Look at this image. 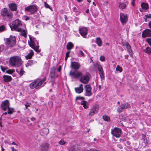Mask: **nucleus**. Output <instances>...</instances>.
Masks as SVG:
<instances>
[{"label": "nucleus", "instance_id": "f257e3e1", "mask_svg": "<svg viewBox=\"0 0 151 151\" xmlns=\"http://www.w3.org/2000/svg\"><path fill=\"white\" fill-rule=\"evenodd\" d=\"M9 63L12 66L15 67H19L22 64L21 57L18 56H14L11 57L10 58Z\"/></svg>", "mask_w": 151, "mask_h": 151}, {"label": "nucleus", "instance_id": "f03ea898", "mask_svg": "<svg viewBox=\"0 0 151 151\" xmlns=\"http://www.w3.org/2000/svg\"><path fill=\"white\" fill-rule=\"evenodd\" d=\"M0 13L1 17L3 19L11 20L13 17V13L6 7L2 9Z\"/></svg>", "mask_w": 151, "mask_h": 151}, {"label": "nucleus", "instance_id": "7ed1b4c3", "mask_svg": "<svg viewBox=\"0 0 151 151\" xmlns=\"http://www.w3.org/2000/svg\"><path fill=\"white\" fill-rule=\"evenodd\" d=\"M30 42H29V45L30 47L33 48L37 52H40V50L39 49V46L37 42L36 39L33 37H30Z\"/></svg>", "mask_w": 151, "mask_h": 151}, {"label": "nucleus", "instance_id": "20e7f679", "mask_svg": "<svg viewBox=\"0 0 151 151\" xmlns=\"http://www.w3.org/2000/svg\"><path fill=\"white\" fill-rule=\"evenodd\" d=\"M16 38L15 36H10L9 38H7L5 40V43L8 47H12L16 44Z\"/></svg>", "mask_w": 151, "mask_h": 151}, {"label": "nucleus", "instance_id": "39448f33", "mask_svg": "<svg viewBox=\"0 0 151 151\" xmlns=\"http://www.w3.org/2000/svg\"><path fill=\"white\" fill-rule=\"evenodd\" d=\"M22 26V24L21 21L19 19H17L13 22L12 27H11V30L20 31L21 30L20 27Z\"/></svg>", "mask_w": 151, "mask_h": 151}, {"label": "nucleus", "instance_id": "423d86ee", "mask_svg": "<svg viewBox=\"0 0 151 151\" xmlns=\"http://www.w3.org/2000/svg\"><path fill=\"white\" fill-rule=\"evenodd\" d=\"M121 133V129L118 128H115L111 131V134L117 138H119L120 137Z\"/></svg>", "mask_w": 151, "mask_h": 151}, {"label": "nucleus", "instance_id": "0eeeda50", "mask_svg": "<svg viewBox=\"0 0 151 151\" xmlns=\"http://www.w3.org/2000/svg\"><path fill=\"white\" fill-rule=\"evenodd\" d=\"M85 90L86 91L85 96H90L92 94L91 89L92 88L90 85L87 84L84 86Z\"/></svg>", "mask_w": 151, "mask_h": 151}, {"label": "nucleus", "instance_id": "6e6552de", "mask_svg": "<svg viewBox=\"0 0 151 151\" xmlns=\"http://www.w3.org/2000/svg\"><path fill=\"white\" fill-rule=\"evenodd\" d=\"M25 10L29 12L31 14H33L37 12V9L36 6L31 5L26 7Z\"/></svg>", "mask_w": 151, "mask_h": 151}, {"label": "nucleus", "instance_id": "1a4fd4ad", "mask_svg": "<svg viewBox=\"0 0 151 151\" xmlns=\"http://www.w3.org/2000/svg\"><path fill=\"white\" fill-rule=\"evenodd\" d=\"M80 77L81 78L80 79V81L82 83L86 84L88 83L89 78L88 74H86L84 75L82 74V76Z\"/></svg>", "mask_w": 151, "mask_h": 151}, {"label": "nucleus", "instance_id": "9d476101", "mask_svg": "<svg viewBox=\"0 0 151 151\" xmlns=\"http://www.w3.org/2000/svg\"><path fill=\"white\" fill-rule=\"evenodd\" d=\"M79 33L83 37L86 38L85 36L87 34L88 29L84 27H80L79 29Z\"/></svg>", "mask_w": 151, "mask_h": 151}, {"label": "nucleus", "instance_id": "9b49d317", "mask_svg": "<svg viewBox=\"0 0 151 151\" xmlns=\"http://www.w3.org/2000/svg\"><path fill=\"white\" fill-rule=\"evenodd\" d=\"M120 20L122 24L124 25L127 22L128 17L127 15L122 13L120 14Z\"/></svg>", "mask_w": 151, "mask_h": 151}, {"label": "nucleus", "instance_id": "f8f14e48", "mask_svg": "<svg viewBox=\"0 0 151 151\" xmlns=\"http://www.w3.org/2000/svg\"><path fill=\"white\" fill-rule=\"evenodd\" d=\"M9 103L7 100H6L2 102L1 105V107L4 111H6L9 106Z\"/></svg>", "mask_w": 151, "mask_h": 151}, {"label": "nucleus", "instance_id": "ddd939ff", "mask_svg": "<svg viewBox=\"0 0 151 151\" xmlns=\"http://www.w3.org/2000/svg\"><path fill=\"white\" fill-rule=\"evenodd\" d=\"M50 146V145L46 143H43L40 147V151H47Z\"/></svg>", "mask_w": 151, "mask_h": 151}, {"label": "nucleus", "instance_id": "4468645a", "mask_svg": "<svg viewBox=\"0 0 151 151\" xmlns=\"http://www.w3.org/2000/svg\"><path fill=\"white\" fill-rule=\"evenodd\" d=\"M70 75L73 78H77L81 76H82V73L79 71H77L76 73L71 71L70 73Z\"/></svg>", "mask_w": 151, "mask_h": 151}, {"label": "nucleus", "instance_id": "2eb2a0df", "mask_svg": "<svg viewBox=\"0 0 151 151\" xmlns=\"http://www.w3.org/2000/svg\"><path fill=\"white\" fill-rule=\"evenodd\" d=\"M46 78H44L43 79L39 80L36 81L37 84L36 89L39 88L43 86L45 84L46 82L45 83L43 84V83L45 81Z\"/></svg>", "mask_w": 151, "mask_h": 151}, {"label": "nucleus", "instance_id": "dca6fc26", "mask_svg": "<svg viewBox=\"0 0 151 151\" xmlns=\"http://www.w3.org/2000/svg\"><path fill=\"white\" fill-rule=\"evenodd\" d=\"M143 37H151V30L149 29H146L144 30L142 34Z\"/></svg>", "mask_w": 151, "mask_h": 151}, {"label": "nucleus", "instance_id": "f3484780", "mask_svg": "<svg viewBox=\"0 0 151 151\" xmlns=\"http://www.w3.org/2000/svg\"><path fill=\"white\" fill-rule=\"evenodd\" d=\"M98 108L97 106H93L91 109L88 116H91L94 115L96 113L98 110Z\"/></svg>", "mask_w": 151, "mask_h": 151}, {"label": "nucleus", "instance_id": "a211bd4d", "mask_svg": "<svg viewBox=\"0 0 151 151\" xmlns=\"http://www.w3.org/2000/svg\"><path fill=\"white\" fill-rule=\"evenodd\" d=\"M80 64L77 62H72L71 63L70 67L75 70H78L80 67Z\"/></svg>", "mask_w": 151, "mask_h": 151}, {"label": "nucleus", "instance_id": "6ab92c4d", "mask_svg": "<svg viewBox=\"0 0 151 151\" xmlns=\"http://www.w3.org/2000/svg\"><path fill=\"white\" fill-rule=\"evenodd\" d=\"M10 9L12 11H16L17 9V6L15 3H10L8 4Z\"/></svg>", "mask_w": 151, "mask_h": 151}, {"label": "nucleus", "instance_id": "aec40b11", "mask_svg": "<svg viewBox=\"0 0 151 151\" xmlns=\"http://www.w3.org/2000/svg\"><path fill=\"white\" fill-rule=\"evenodd\" d=\"M75 91L77 93H80L82 92L83 90V85L82 84H81L79 87L75 88Z\"/></svg>", "mask_w": 151, "mask_h": 151}, {"label": "nucleus", "instance_id": "412c9836", "mask_svg": "<svg viewBox=\"0 0 151 151\" xmlns=\"http://www.w3.org/2000/svg\"><path fill=\"white\" fill-rule=\"evenodd\" d=\"M49 132V129L47 128H45L41 130L40 134L42 136H45L47 135Z\"/></svg>", "mask_w": 151, "mask_h": 151}, {"label": "nucleus", "instance_id": "4be33fe9", "mask_svg": "<svg viewBox=\"0 0 151 151\" xmlns=\"http://www.w3.org/2000/svg\"><path fill=\"white\" fill-rule=\"evenodd\" d=\"M79 147L78 145H75L71 147L68 151H79Z\"/></svg>", "mask_w": 151, "mask_h": 151}, {"label": "nucleus", "instance_id": "5701e85b", "mask_svg": "<svg viewBox=\"0 0 151 151\" xmlns=\"http://www.w3.org/2000/svg\"><path fill=\"white\" fill-rule=\"evenodd\" d=\"M3 79L4 82H10L12 79V78L11 76L4 75L3 76Z\"/></svg>", "mask_w": 151, "mask_h": 151}, {"label": "nucleus", "instance_id": "b1692460", "mask_svg": "<svg viewBox=\"0 0 151 151\" xmlns=\"http://www.w3.org/2000/svg\"><path fill=\"white\" fill-rule=\"evenodd\" d=\"M55 68H52L51 70L50 73V76L52 79V81H54V78L55 76Z\"/></svg>", "mask_w": 151, "mask_h": 151}, {"label": "nucleus", "instance_id": "393cba45", "mask_svg": "<svg viewBox=\"0 0 151 151\" xmlns=\"http://www.w3.org/2000/svg\"><path fill=\"white\" fill-rule=\"evenodd\" d=\"M81 104L83 106V107L86 109L88 108V103L85 101H82L81 103Z\"/></svg>", "mask_w": 151, "mask_h": 151}, {"label": "nucleus", "instance_id": "a878e982", "mask_svg": "<svg viewBox=\"0 0 151 151\" xmlns=\"http://www.w3.org/2000/svg\"><path fill=\"white\" fill-rule=\"evenodd\" d=\"M74 45L71 42H68L66 46L67 49L70 51V50L72 49Z\"/></svg>", "mask_w": 151, "mask_h": 151}, {"label": "nucleus", "instance_id": "bb28decb", "mask_svg": "<svg viewBox=\"0 0 151 151\" xmlns=\"http://www.w3.org/2000/svg\"><path fill=\"white\" fill-rule=\"evenodd\" d=\"M36 62L33 61L32 60H28L27 63L25 65L26 67L31 66L33 64L36 63Z\"/></svg>", "mask_w": 151, "mask_h": 151}, {"label": "nucleus", "instance_id": "cd10ccee", "mask_svg": "<svg viewBox=\"0 0 151 151\" xmlns=\"http://www.w3.org/2000/svg\"><path fill=\"white\" fill-rule=\"evenodd\" d=\"M16 71L19 74L20 76H22L24 73V71L22 68L16 69Z\"/></svg>", "mask_w": 151, "mask_h": 151}, {"label": "nucleus", "instance_id": "c85d7f7f", "mask_svg": "<svg viewBox=\"0 0 151 151\" xmlns=\"http://www.w3.org/2000/svg\"><path fill=\"white\" fill-rule=\"evenodd\" d=\"M21 31H17L18 32H20V35L25 37H27V32L25 30L21 28Z\"/></svg>", "mask_w": 151, "mask_h": 151}, {"label": "nucleus", "instance_id": "c756f323", "mask_svg": "<svg viewBox=\"0 0 151 151\" xmlns=\"http://www.w3.org/2000/svg\"><path fill=\"white\" fill-rule=\"evenodd\" d=\"M37 86L36 81H35L30 84L29 87L32 89H34L35 88L36 89Z\"/></svg>", "mask_w": 151, "mask_h": 151}, {"label": "nucleus", "instance_id": "7c9ffc66", "mask_svg": "<svg viewBox=\"0 0 151 151\" xmlns=\"http://www.w3.org/2000/svg\"><path fill=\"white\" fill-rule=\"evenodd\" d=\"M34 54V53L33 51L31 50L30 52L26 56V58L27 59H29L31 58L32 56Z\"/></svg>", "mask_w": 151, "mask_h": 151}, {"label": "nucleus", "instance_id": "2f4dec72", "mask_svg": "<svg viewBox=\"0 0 151 151\" xmlns=\"http://www.w3.org/2000/svg\"><path fill=\"white\" fill-rule=\"evenodd\" d=\"M141 6L142 9L147 10L149 8L148 5V4L142 3L141 4Z\"/></svg>", "mask_w": 151, "mask_h": 151}, {"label": "nucleus", "instance_id": "473e14b6", "mask_svg": "<svg viewBox=\"0 0 151 151\" xmlns=\"http://www.w3.org/2000/svg\"><path fill=\"white\" fill-rule=\"evenodd\" d=\"M96 42L98 45L100 47L101 46L102 41L99 37H97L96 38Z\"/></svg>", "mask_w": 151, "mask_h": 151}, {"label": "nucleus", "instance_id": "72a5a7b5", "mask_svg": "<svg viewBox=\"0 0 151 151\" xmlns=\"http://www.w3.org/2000/svg\"><path fill=\"white\" fill-rule=\"evenodd\" d=\"M144 51L146 53L148 54H150L151 53V48L147 47L144 50Z\"/></svg>", "mask_w": 151, "mask_h": 151}, {"label": "nucleus", "instance_id": "f704fd0d", "mask_svg": "<svg viewBox=\"0 0 151 151\" xmlns=\"http://www.w3.org/2000/svg\"><path fill=\"white\" fill-rule=\"evenodd\" d=\"M126 48L128 52L129 53H131L132 51V50L131 49V46L128 43H127L126 44Z\"/></svg>", "mask_w": 151, "mask_h": 151}, {"label": "nucleus", "instance_id": "c9c22d12", "mask_svg": "<svg viewBox=\"0 0 151 151\" xmlns=\"http://www.w3.org/2000/svg\"><path fill=\"white\" fill-rule=\"evenodd\" d=\"M103 119L105 121L107 122H110V117L107 115H104L103 116Z\"/></svg>", "mask_w": 151, "mask_h": 151}, {"label": "nucleus", "instance_id": "e433bc0d", "mask_svg": "<svg viewBox=\"0 0 151 151\" xmlns=\"http://www.w3.org/2000/svg\"><path fill=\"white\" fill-rule=\"evenodd\" d=\"M124 109L123 106L122 104L117 109V111L119 113H121L122 112Z\"/></svg>", "mask_w": 151, "mask_h": 151}, {"label": "nucleus", "instance_id": "4c0bfd02", "mask_svg": "<svg viewBox=\"0 0 151 151\" xmlns=\"http://www.w3.org/2000/svg\"><path fill=\"white\" fill-rule=\"evenodd\" d=\"M126 5L125 4L123 3H120L119 4V7L121 9H123L125 8Z\"/></svg>", "mask_w": 151, "mask_h": 151}, {"label": "nucleus", "instance_id": "58836bf2", "mask_svg": "<svg viewBox=\"0 0 151 151\" xmlns=\"http://www.w3.org/2000/svg\"><path fill=\"white\" fill-rule=\"evenodd\" d=\"M8 111L7 113L9 114H12L14 111V109L13 108H10L9 107L7 109Z\"/></svg>", "mask_w": 151, "mask_h": 151}, {"label": "nucleus", "instance_id": "ea45409f", "mask_svg": "<svg viewBox=\"0 0 151 151\" xmlns=\"http://www.w3.org/2000/svg\"><path fill=\"white\" fill-rule=\"evenodd\" d=\"M123 106V107L124 109H126L128 108H129L130 107V104L128 103H127L125 104H122Z\"/></svg>", "mask_w": 151, "mask_h": 151}, {"label": "nucleus", "instance_id": "a19ab883", "mask_svg": "<svg viewBox=\"0 0 151 151\" xmlns=\"http://www.w3.org/2000/svg\"><path fill=\"white\" fill-rule=\"evenodd\" d=\"M99 75L101 78L102 79H104V72L103 70L99 72Z\"/></svg>", "mask_w": 151, "mask_h": 151}, {"label": "nucleus", "instance_id": "79ce46f5", "mask_svg": "<svg viewBox=\"0 0 151 151\" xmlns=\"http://www.w3.org/2000/svg\"><path fill=\"white\" fill-rule=\"evenodd\" d=\"M116 70L117 71H119L120 72H121L122 71V68L119 66V65H118L117 66L116 68Z\"/></svg>", "mask_w": 151, "mask_h": 151}, {"label": "nucleus", "instance_id": "37998d69", "mask_svg": "<svg viewBox=\"0 0 151 151\" xmlns=\"http://www.w3.org/2000/svg\"><path fill=\"white\" fill-rule=\"evenodd\" d=\"M142 138L144 142L146 144L147 143V139L146 138V136L144 134H142Z\"/></svg>", "mask_w": 151, "mask_h": 151}, {"label": "nucleus", "instance_id": "c03bdc74", "mask_svg": "<svg viewBox=\"0 0 151 151\" xmlns=\"http://www.w3.org/2000/svg\"><path fill=\"white\" fill-rule=\"evenodd\" d=\"M66 143V142H65L64 140L63 139H61L58 142V144L61 145H64Z\"/></svg>", "mask_w": 151, "mask_h": 151}, {"label": "nucleus", "instance_id": "a18cd8bd", "mask_svg": "<svg viewBox=\"0 0 151 151\" xmlns=\"http://www.w3.org/2000/svg\"><path fill=\"white\" fill-rule=\"evenodd\" d=\"M70 51H69L68 52H66V55H65V61H66L67 59V58L69 57V54L70 53Z\"/></svg>", "mask_w": 151, "mask_h": 151}, {"label": "nucleus", "instance_id": "49530a36", "mask_svg": "<svg viewBox=\"0 0 151 151\" xmlns=\"http://www.w3.org/2000/svg\"><path fill=\"white\" fill-rule=\"evenodd\" d=\"M44 4L46 8H49L51 10V11H52V9L50 7V6L46 2H44Z\"/></svg>", "mask_w": 151, "mask_h": 151}, {"label": "nucleus", "instance_id": "de8ad7c7", "mask_svg": "<svg viewBox=\"0 0 151 151\" xmlns=\"http://www.w3.org/2000/svg\"><path fill=\"white\" fill-rule=\"evenodd\" d=\"M0 68L2 70V71L4 72L7 69V68L5 67H4L2 65H1L0 66Z\"/></svg>", "mask_w": 151, "mask_h": 151}, {"label": "nucleus", "instance_id": "09e8293b", "mask_svg": "<svg viewBox=\"0 0 151 151\" xmlns=\"http://www.w3.org/2000/svg\"><path fill=\"white\" fill-rule=\"evenodd\" d=\"M85 99L84 97H81L80 96H78L76 97V100H83Z\"/></svg>", "mask_w": 151, "mask_h": 151}, {"label": "nucleus", "instance_id": "8fccbe9b", "mask_svg": "<svg viewBox=\"0 0 151 151\" xmlns=\"http://www.w3.org/2000/svg\"><path fill=\"white\" fill-rule=\"evenodd\" d=\"M97 68L99 72L103 70L102 67L100 65H98L97 66Z\"/></svg>", "mask_w": 151, "mask_h": 151}, {"label": "nucleus", "instance_id": "3c124183", "mask_svg": "<svg viewBox=\"0 0 151 151\" xmlns=\"http://www.w3.org/2000/svg\"><path fill=\"white\" fill-rule=\"evenodd\" d=\"M100 60L102 62H104L105 60V58L104 56H101L100 58Z\"/></svg>", "mask_w": 151, "mask_h": 151}, {"label": "nucleus", "instance_id": "603ef678", "mask_svg": "<svg viewBox=\"0 0 151 151\" xmlns=\"http://www.w3.org/2000/svg\"><path fill=\"white\" fill-rule=\"evenodd\" d=\"M5 29V27L4 25H1L0 27V32L3 31Z\"/></svg>", "mask_w": 151, "mask_h": 151}, {"label": "nucleus", "instance_id": "864d4df0", "mask_svg": "<svg viewBox=\"0 0 151 151\" xmlns=\"http://www.w3.org/2000/svg\"><path fill=\"white\" fill-rule=\"evenodd\" d=\"M119 118L122 120V121H124L125 120V118L122 115H120L119 116Z\"/></svg>", "mask_w": 151, "mask_h": 151}, {"label": "nucleus", "instance_id": "5fc2aeb1", "mask_svg": "<svg viewBox=\"0 0 151 151\" xmlns=\"http://www.w3.org/2000/svg\"><path fill=\"white\" fill-rule=\"evenodd\" d=\"M6 73L9 74H11L13 73V72L12 70H7L6 71Z\"/></svg>", "mask_w": 151, "mask_h": 151}, {"label": "nucleus", "instance_id": "6e6d98bb", "mask_svg": "<svg viewBox=\"0 0 151 151\" xmlns=\"http://www.w3.org/2000/svg\"><path fill=\"white\" fill-rule=\"evenodd\" d=\"M146 41L149 44L151 42V39L150 38H148L146 39Z\"/></svg>", "mask_w": 151, "mask_h": 151}, {"label": "nucleus", "instance_id": "4d7b16f0", "mask_svg": "<svg viewBox=\"0 0 151 151\" xmlns=\"http://www.w3.org/2000/svg\"><path fill=\"white\" fill-rule=\"evenodd\" d=\"M145 16L147 18H150V19L151 18V14L146 15Z\"/></svg>", "mask_w": 151, "mask_h": 151}, {"label": "nucleus", "instance_id": "13d9d810", "mask_svg": "<svg viewBox=\"0 0 151 151\" xmlns=\"http://www.w3.org/2000/svg\"><path fill=\"white\" fill-rule=\"evenodd\" d=\"M80 53L81 55L82 56H84V53L83 52L82 50H80Z\"/></svg>", "mask_w": 151, "mask_h": 151}, {"label": "nucleus", "instance_id": "bf43d9fd", "mask_svg": "<svg viewBox=\"0 0 151 151\" xmlns=\"http://www.w3.org/2000/svg\"><path fill=\"white\" fill-rule=\"evenodd\" d=\"M89 151H98V150L95 148H91L89 150Z\"/></svg>", "mask_w": 151, "mask_h": 151}, {"label": "nucleus", "instance_id": "052dcab7", "mask_svg": "<svg viewBox=\"0 0 151 151\" xmlns=\"http://www.w3.org/2000/svg\"><path fill=\"white\" fill-rule=\"evenodd\" d=\"M117 147L121 149H122L123 148L122 146L119 144L117 145Z\"/></svg>", "mask_w": 151, "mask_h": 151}, {"label": "nucleus", "instance_id": "680f3d73", "mask_svg": "<svg viewBox=\"0 0 151 151\" xmlns=\"http://www.w3.org/2000/svg\"><path fill=\"white\" fill-rule=\"evenodd\" d=\"M73 11L74 12H77V9L76 7H74L73 8Z\"/></svg>", "mask_w": 151, "mask_h": 151}, {"label": "nucleus", "instance_id": "e2e57ef3", "mask_svg": "<svg viewBox=\"0 0 151 151\" xmlns=\"http://www.w3.org/2000/svg\"><path fill=\"white\" fill-rule=\"evenodd\" d=\"M128 43L127 42H123L122 43V46H125L126 45V44L127 43Z\"/></svg>", "mask_w": 151, "mask_h": 151}, {"label": "nucleus", "instance_id": "0e129e2a", "mask_svg": "<svg viewBox=\"0 0 151 151\" xmlns=\"http://www.w3.org/2000/svg\"><path fill=\"white\" fill-rule=\"evenodd\" d=\"M11 149L12 150V151H17V150L16 149H14V147H12Z\"/></svg>", "mask_w": 151, "mask_h": 151}, {"label": "nucleus", "instance_id": "69168bd1", "mask_svg": "<svg viewBox=\"0 0 151 151\" xmlns=\"http://www.w3.org/2000/svg\"><path fill=\"white\" fill-rule=\"evenodd\" d=\"M93 16H94V17L96 18V17H97L98 16V13H97L96 14H93Z\"/></svg>", "mask_w": 151, "mask_h": 151}, {"label": "nucleus", "instance_id": "338daca9", "mask_svg": "<svg viewBox=\"0 0 151 151\" xmlns=\"http://www.w3.org/2000/svg\"><path fill=\"white\" fill-rule=\"evenodd\" d=\"M126 143L128 145H129L130 144V143L128 141H127L126 142Z\"/></svg>", "mask_w": 151, "mask_h": 151}, {"label": "nucleus", "instance_id": "774afa93", "mask_svg": "<svg viewBox=\"0 0 151 151\" xmlns=\"http://www.w3.org/2000/svg\"><path fill=\"white\" fill-rule=\"evenodd\" d=\"M148 25L150 28L151 29V21L149 23Z\"/></svg>", "mask_w": 151, "mask_h": 151}]
</instances>
